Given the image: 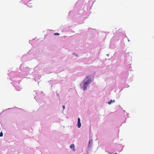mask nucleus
Masks as SVG:
<instances>
[{
	"instance_id": "obj_1",
	"label": "nucleus",
	"mask_w": 154,
	"mask_h": 154,
	"mask_svg": "<svg viewBox=\"0 0 154 154\" xmlns=\"http://www.w3.org/2000/svg\"><path fill=\"white\" fill-rule=\"evenodd\" d=\"M92 81L91 77L88 76L85 79L84 82H82L81 84L82 88L84 90H85L87 87L90 83H91Z\"/></svg>"
},
{
	"instance_id": "obj_5",
	"label": "nucleus",
	"mask_w": 154,
	"mask_h": 154,
	"mask_svg": "<svg viewBox=\"0 0 154 154\" xmlns=\"http://www.w3.org/2000/svg\"><path fill=\"white\" fill-rule=\"evenodd\" d=\"M60 35V34L58 33H55L54 34V35Z\"/></svg>"
},
{
	"instance_id": "obj_6",
	"label": "nucleus",
	"mask_w": 154,
	"mask_h": 154,
	"mask_svg": "<svg viewBox=\"0 0 154 154\" xmlns=\"http://www.w3.org/2000/svg\"><path fill=\"white\" fill-rule=\"evenodd\" d=\"M3 133H2V132H1L0 133V137H2L3 136Z\"/></svg>"
},
{
	"instance_id": "obj_2",
	"label": "nucleus",
	"mask_w": 154,
	"mask_h": 154,
	"mask_svg": "<svg viewBox=\"0 0 154 154\" xmlns=\"http://www.w3.org/2000/svg\"><path fill=\"white\" fill-rule=\"evenodd\" d=\"M78 125L79 128H80L81 127V124L80 122V119L79 118L78 120Z\"/></svg>"
},
{
	"instance_id": "obj_4",
	"label": "nucleus",
	"mask_w": 154,
	"mask_h": 154,
	"mask_svg": "<svg viewBox=\"0 0 154 154\" xmlns=\"http://www.w3.org/2000/svg\"><path fill=\"white\" fill-rule=\"evenodd\" d=\"M112 100H111L110 101H109L108 102V103L109 104H110L111 103H112Z\"/></svg>"
},
{
	"instance_id": "obj_7",
	"label": "nucleus",
	"mask_w": 154,
	"mask_h": 154,
	"mask_svg": "<svg viewBox=\"0 0 154 154\" xmlns=\"http://www.w3.org/2000/svg\"><path fill=\"white\" fill-rule=\"evenodd\" d=\"M63 109H64L65 108V106L63 105Z\"/></svg>"
},
{
	"instance_id": "obj_8",
	"label": "nucleus",
	"mask_w": 154,
	"mask_h": 154,
	"mask_svg": "<svg viewBox=\"0 0 154 154\" xmlns=\"http://www.w3.org/2000/svg\"><path fill=\"white\" fill-rule=\"evenodd\" d=\"M116 154H117V153H116Z\"/></svg>"
},
{
	"instance_id": "obj_3",
	"label": "nucleus",
	"mask_w": 154,
	"mask_h": 154,
	"mask_svg": "<svg viewBox=\"0 0 154 154\" xmlns=\"http://www.w3.org/2000/svg\"><path fill=\"white\" fill-rule=\"evenodd\" d=\"M70 148H73V150L75 151V149H74L75 148V146L74 144H72L70 145Z\"/></svg>"
}]
</instances>
